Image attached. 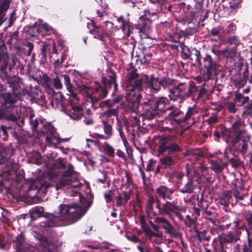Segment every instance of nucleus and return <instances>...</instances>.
<instances>
[{
  "instance_id": "nucleus-20",
  "label": "nucleus",
  "mask_w": 252,
  "mask_h": 252,
  "mask_svg": "<svg viewBox=\"0 0 252 252\" xmlns=\"http://www.w3.org/2000/svg\"><path fill=\"white\" fill-rule=\"evenodd\" d=\"M180 125L181 123L179 120L172 119L167 116L161 123V127L163 130L171 131L174 127Z\"/></svg>"
},
{
  "instance_id": "nucleus-44",
  "label": "nucleus",
  "mask_w": 252,
  "mask_h": 252,
  "mask_svg": "<svg viewBox=\"0 0 252 252\" xmlns=\"http://www.w3.org/2000/svg\"><path fill=\"white\" fill-rule=\"evenodd\" d=\"M250 234L247 235L248 244L244 243L242 245V252H252V239L250 237Z\"/></svg>"
},
{
  "instance_id": "nucleus-35",
  "label": "nucleus",
  "mask_w": 252,
  "mask_h": 252,
  "mask_svg": "<svg viewBox=\"0 0 252 252\" xmlns=\"http://www.w3.org/2000/svg\"><path fill=\"white\" fill-rule=\"evenodd\" d=\"M203 2H196L194 6V11L191 12L190 20H193L198 17L200 13H202Z\"/></svg>"
},
{
  "instance_id": "nucleus-61",
  "label": "nucleus",
  "mask_w": 252,
  "mask_h": 252,
  "mask_svg": "<svg viewBox=\"0 0 252 252\" xmlns=\"http://www.w3.org/2000/svg\"><path fill=\"white\" fill-rule=\"evenodd\" d=\"M233 133L234 134V137L230 141L231 145L232 147H235L240 141L243 132H242V131H239L237 132H233Z\"/></svg>"
},
{
  "instance_id": "nucleus-53",
  "label": "nucleus",
  "mask_w": 252,
  "mask_h": 252,
  "mask_svg": "<svg viewBox=\"0 0 252 252\" xmlns=\"http://www.w3.org/2000/svg\"><path fill=\"white\" fill-rule=\"evenodd\" d=\"M66 193L70 196L77 197L80 202H83L85 200L82 194L77 190H67Z\"/></svg>"
},
{
  "instance_id": "nucleus-12",
  "label": "nucleus",
  "mask_w": 252,
  "mask_h": 252,
  "mask_svg": "<svg viewBox=\"0 0 252 252\" xmlns=\"http://www.w3.org/2000/svg\"><path fill=\"white\" fill-rule=\"evenodd\" d=\"M111 89V88L105 86L101 82L100 84H98L95 88L92 89V94H89L88 98H90L94 103L97 102L105 98L108 94V91Z\"/></svg>"
},
{
  "instance_id": "nucleus-60",
  "label": "nucleus",
  "mask_w": 252,
  "mask_h": 252,
  "mask_svg": "<svg viewBox=\"0 0 252 252\" xmlns=\"http://www.w3.org/2000/svg\"><path fill=\"white\" fill-rule=\"evenodd\" d=\"M105 9V7L100 4H98L95 8V12L97 15V16L100 18V19H102L104 15L106 14Z\"/></svg>"
},
{
  "instance_id": "nucleus-13",
  "label": "nucleus",
  "mask_w": 252,
  "mask_h": 252,
  "mask_svg": "<svg viewBox=\"0 0 252 252\" xmlns=\"http://www.w3.org/2000/svg\"><path fill=\"white\" fill-rule=\"evenodd\" d=\"M159 78L156 77L154 74L150 75L145 74L143 75V86L144 85L146 89H149L150 92L157 94L160 90Z\"/></svg>"
},
{
  "instance_id": "nucleus-51",
  "label": "nucleus",
  "mask_w": 252,
  "mask_h": 252,
  "mask_svg": "<svg viewBox=\"0 0 252 252\" xmlns=\"http://www.w3.org/2000/svg\"><path fill=\"white\" fill-rule=\"evenodd\" d=\"M193 55L195 57V60L198 64L199 67L202 66V63L201 62V55L200 51L197 50L196 48H193L191 49V56Z\"/></svg>"
},
{
  "instance_id": "nucleus-18",
  "label": "nucleus",
  "mask_w": 252,
  "mask_h": 252,
  "mask_svg": "<svg viewBox=\"0 0 252 252\" xmlns=\"http://www.w3.org/2000/svg\"><path fill=\"white\" fill-rule=\"evenodd\" d=\"M91 25L93 27V29L90 30V33L94 35V38L99 39L104 43L105 42L104 35L106 34L104 29L102 26L96 25L94 21H92Z\"/></svg>"
},
{
  "instance_id": "nucleus-49",
  "label": "nucleus",
  "mask_w": 252,
  "mask_h": 252,
  "mask_svg": "<svg viewBox=\"0 0 252 252\" xmlns=\"http://www.w3.org/2000/svg\"><path fill=\"white\" fill-rule=\"evenodd\" d=\"M194 114V108L192 107H189L185 116H182V120H180L181 123H185L190 119V117Z\"/></svg>"
},
{
  "instance_id": "nucleus-32",
  "label": "nucleus",
  "mask_w": 252,
  "mask_h": 252,
  "mask_svg": "<svg viewBox=\"0 0 252 252\" xmlns=\"http://www.w3.org/2000/svg\"><path fill=\"white\" fill-rule=\"evenodd\" d=\"M211 169L216 173H220L227 166L226 163L220 162L217 161H212L211 163Z\"/></svg>"
},
{
  "instance_id": "nucleus-40",
  "label": "nucleus",
  "mask_w": 252,
  "mask_h": 252,
  "mask_svg": "<svg viewBox=\"0 0 252 252\" xmlns=\"http://www.w3.org/2000/svg\"><path fill=\"white\" fill-rule=\"evenodd\" d=\"M54 101H55L57 104H60L62 106V108L64 107V104L66 101V99L62 92L56 93L55 97L51 101V102L53 103Z\"/></svg>"
},
{
  "instance_id": "nucleus-62",
  "label": "nucleus",
  "mask_w": 252,
  "mask_h": 252,
  "mask_svg": "<svg viewBox=\"0 0 252 252\" xmlns=\"http://www.w3.org/2000/svg\"><path fill=\"white\" fill-rule=\"evenodd\" d=\"M11 129V127L10 126H5L3 125H1V131L2 132V134L3 135V137H2V139L4 141L7 140L8 137V134L7 130H10Z\"/></svg>"
},
{
  "instance_id": "nucleus-54",
  "label": "nucleus",
  "mask_w": 252,
  "mask_h": 252,
  "mask_svg": "<svg viewBox=\"0 0 252 252\" xmlns=\"http://www.w3.org/2000/svg\"><path fill=\"white\" fill-rule=\"evenodd\" d=\"M119 112V107L117 106L116 108H109L108 110L105 111L103 112V116L107 118H109L112 116H118Z\"/></svg>"
},
{
  "instance_id": "nucleus-64",
  "label": "nucleus",
  "mask_w": 252,
  "mask_h": 252,
  "mask_svg": "<svg viewBox=\"0 0 252 252\" xmlns=\"http://www.w3.org/2000/svg\"><path fill=\"white\" fill-rule=\"evenodd\" d=\"M53 86H54L56 89H62V84L58 77H57L53 79Z\"/></svg>"
},
{
  "instance_id": "nucleus-31",
  "label": "nucleus",
  "mask_w": 252,
  "mask_h": 252,
  "mask_svg": "<svg viewBox=\"0 0 252 252\" xmlns=\"http://www.w3.org/2000/svg\"><path fill=\"white\" fill-rule=\"evenodd\" d=\"M242 1V0H231V1L225 0L223 1L222 6L224 8L235 10L239 7Z\"/></svg>"
},
{
  "instance_id": "nucleus-38",
  "label": "nucleus",
  "mask_w": 252,
  "mask_h": 252,
  "mask_svg": "<svg viewBox=\"0 0 252 252\" xmlns=\"http://www.w3.org/2000/svg\"><path fill=\"white\" fill-rule=\"evenodd\" d=\"M175 205L173 203L167 201L162 206V210L163 213L169 216H172L174 214Z\"/></svg>"
},
{
  "instance_id": "nucleus-26",
  "label": "nucleus",
  "mask_w": 252,
  "mask_h": 252,
  "mask_svg": "<svg viewBox=\"0 0 252 252\" xmlns=\"http://www.w3.org/2000/svg\"><path fill=\"white\" fill-rule=\"evenodd\" d=\"M150 2L155 4L156 6V13H166L168 1L166 0H150Z\"/></svg>"
},
{
  "instance_id": "nucleus-41",
  "label": "nucleus",
  "mask_w": 252,
  "mask_h": 252,
  "mask_svg": "<svg viewBox=\"0 0 252 252\" xmlns=\"http://www.w3.org/2000/svg\"><path fill=\"white\" fill-rule=\"evenodd\" d=\"M56 135V132L55 131L51 135H47L46 136V141L53 145L59 144L60 142V139Z\"/></svg>"
},
{
  "instance_id": "nucleus-3",
  "label": "nucleus",
  "mask_w": 252,
  "mask_h": 252,
  "mask_svg": "<svg viewBox=\"0 0 252 252\" xmlns=\"http://www.w3.org/2000/svg\"><path fill=\"white\" fill-rule=\"evenodd\" d=\"M168 101V98L165 97L157 98L152 95L144 98L140 104L142 117L148 120L154 119L160 112L165 111V107Z\"/></svg>"
},
{
  "instance_id": "nucleus-46",
  "label": "nucleus",
  "mask_w": 252,
  "mask_h": 252,
  "mask_svg": "<svg viewBox=\"0 0 252 252\" xmlns=\"http://www.w3.org/2000/svg\"><path fill=\"white\" fill-rule=\"evenodd\" d=\"M9 192L13 197L18 201H23L26 198V196L24 194L21 193V190H8Z\"/></svg>"
},
{
  "instance_id": "nucleus-9",
  "label": "nucleus",
  "mask_w": 252,
  "mask_h": 252,
  "mask_svg": "<svg viewBox=\"0 0 252 252\" xmlns=\"http://www.w3.org/2000/svg\"><path fill=\"white\" fill-rule=\"evenodd\" d=\"M202 66L204 69L203 76L204 81L214 79L216 74L217 63L210 55H206L203 59Z\"/></svg>"
},
{
  "instance_id": "nucleus-4",
  "label": "nucleus",
  "mask_w": 252,
  "mask_h": 252,
  "mask_svg": "<svg viewBox=\"0 0 252 252\" xmlns=\"http://www.w3.org/2000/svg\"><path fill=\"white\" fill-rule=\"evenodd\" d=\"M198 91V87L192 83H179L168 90V96L170 101L182 102L189 97H195Z\"/></svg>"
},
{
  "instance_id": "nucleus-10",
  "label": "nucleus",
  "mask_w": 252,
  "mask_h": 252,
  "mask_svg": "<svg viewBox=\"0 0 252 252\" xmlns=\"http://www.w3.org/2000/svg\"><path fill=\"white\" fill-rule=\"evenodd\" d=\"M126 87H130L129 90L131 91L141 92L143 90V75L139 77L136 68H132L129 71L126 80Z\"/></svg>"
},
{
  "instance_id": "nucleus-11",
  "label": "nucleus",
  "mask_w": 252,
  "mask_h": 252,
  "mask_svg": "<svg viewBox=\"0 0 252 252\" xmlns=\"http://www.w3.org/2000/svg\"><path fill=\"white\" fill-rule=\"evenodd\" d=\"M142 94L140 93H135V91H131L127 94L126 100V110L130 113H137L140 106V102Z\"/></svg>"
},
{
  "instance_id": "nucleus-59",
  "label": "nucleus",
  "mask_w": 252,
  "mask_h": 252,
  "mask_svg": "<svg viewBox=\"0 0 252 252\" xmlns=\"http://www.w3.org/2000/svg\"><path fill=\"white\" fill-rule=\"evenodd\" d=\"M226 44L229 45H234L237 49V46L239 44V41L236 36H228L225 41Z\"/></svg>"
},
{
  "instance_id": "nucleus-58",
  "label": "nucleus",
  "mask_w": 252,
  "mask_h": 252,
  "mask_svg": "<svg viewBox=\"0 0 252 252\" xmlns=\"http://www.w3.org/2000/svg\"><path fill=\"white\" fill-rule=\"evenodd\" d=\"M103 125V130L108 137H111L112 135V127L110 124L105 121L102 122Z\"/></svg>"
},
{
  "instance_id": "nucleus-7",
  "label": "nucleus",
  "mask_w": 252,
  "mask_h": 252,
  "mask_svg": "<svg viewBox=\"0 0 252 252\" xmlns=\"http://www.w3.org/2000/svg\"><path fill=\"white\" fill-rule=\"evenodd\" d=\"M73 166L69 164L67 169L65 170L63 174V177L58 182L56 186V189H59L64 187L65 186H68L67 189H90V185L88 183L84 181L83 183L78 181L73 182L71 179V177L75 173Z\"/></svg>"
},
{
  "instance_id": "nucleus-21",
  "label": "nucleus",
  "mask_w": 252,
  "mask_h": 252,
  "mask_svg": "<svg viewBox=\"0 0 252 252\" xmlns=\"http://www.w3.org/2000/svg\"><path fill=\"white\" fill-rule=\"evenodd\" d=\"M140 42L143 51L142 57L140 58V61L142 64L148 63L152 59V54L147 51V48L151 46V44L146 45V42L144 39L141 40Z\"/></svg>"
},
{
  "instance_id": "nucleus-15",
  "label": "nucleus",
  "mask_w": 252,
  "mask_h": 252,
  "mask_svg": "<svg viewBox=\"0 0 252 252\" xmlns=\"http://www.w3.org/2000/svg\"><path fill=\"white\" fill-rule=\"evenodd\" d=\"M150 21L145 17L142 16L139 18L137 27L139 29V33L141 36V40H151V38H149L147 34V32L149 30L150 28Z\"/></svg>"
},
{
  "instance_id": "nucleus-23",
  "label": "nucleus",
  "mask_w": 252,
  "mask_h": 252,
  "mask_svg": "<svg viewBox=\"0 0 252 252\" xmlns=\"http://www.w3.org/2000/svg\"><path fill=\"white\" fill-rule=\"evenodd\" d=\"M71 108L72 110L67 113L69 117L74 120H79L81 119L84 114V110L80 106H73L72 104Z\"/></svg>"
},
{
  "instance_id": "nucleus-45",
  "label": "nucleus",
  "mask_w": 252,
  "mask_h": 252,
  "mask_svg": "<svg viewBox=\"0 0 252 252\" xmlns=\"http://www.w3.org/2000/svg\"><path fill=\"white\" fill-rule=\"evenodd\" d=\"M103 148L105 152L109 157L114 158L115 157L114 149L108 143L104 142L103 145Z\"/></svg>"
},
{
  "instance_id": "nucleus-25",
  "label": "nucleus",
  "mask_w": 252,
  "mask_h": 252,
  "mask_svg": "<svg viewBox=\"0 0 252 252\" xmlns=\"http://www.w3.org/2000/svg\"><path fill=\"white\" fill-rule=\"evenodd\" d=\"M108 76L109 78V79H108L106 77H102L101 81L105 86H106L108 88H112L113 87V84L117 83L116 75L113 70L111 69L110 70Z\"/></svg>"
},
{
  "instance_id": "nucleus-57",
  "label": "nucleus",
  "mask_w": 252,
  "mask_h": 252,
  "mask_svg": "<svg viewBox=\"0 0 252 252\" xmlns=\"http://www.w3.org/2000/svg\"><path fill=\"white\" fill-rule=\"evenodd\" d=\"M181 48V52L184 54V59H189L192 60L193 58L191 57V52L188 46H186L184 44H181L180 46Z\"/></svg>"
},
{
  "instance_id": "nucleus-50",
  "label": "nucleus",
  "mask_w": 252,
  "mask_h": 252,
  "mask_svg": "<svg viewBox=\"0 0 252 252\" xmlns=\"http://www.w3.org/2000/svg\"><path fill=\"white\" fill-rule=\"evenodd\" d=\"M10 3V0H1V25L5 21V20H3L2 13L9 8Z\"/></svg>"
},
{
  "instance_id": "nucleus-27",
  "label": "nucleus",
  "mask_w": 252,
  "mask_h": 252,
  "mask_svg": "<svg viewBox=\"0 0 252 252\" xmlns=\"http://www.w3.org/2000/svg\"><path fill=\"white\" fill-rule=\"evenodd\" d=\"M191 24V22H189L188 25ZM197 28L195 26L191 27L188 26V27L185 30H180L178 32L179 37H187L189 36L192 35L197 32Z\"/></svg>"
},
{
  "instance_id": "nucleus-52",
  "label": "nucleus",
  "mask_w": 252,
  "mask_h": 252,
  "mask_svg": "<svg viewBox=\"0 0 252 252\" xmlns=\"http://www.w3.org/2000/svg\"><path fill=\"white\" fill-rule=\"evenodd\" d=\"M42 80V84L44 88L53 87V79L49 77L47 75H43Z\"/></svg>"
},
{
  "instance_id": "nucleus-56",
  "label": "nucleus",
  "mask_w": 252,
  "mask_h": 252,
  "mask_svg": "<svg viewBox=\"0 0 252 252\" xmlns=\"http://www.w3.org/2000/svg\"><path fill=\"white\" fill-rule=\"evenodd\" d=\"M118 190H109V191L104 195V198L107 203H111L113 201V198L115 197V192Z\"/></svg>"
},
{
  "instance_id": "nucleus-36",
  "label": "nucleus",
  "mask_w": 252,
  "mask_h": 252,
  "mask_svg": "<svg viewBox=\"0 0 252 252\" xmlns=\"http://www.w3.org/2000/svg\"><path fill=\"white\" fill-rule=\"evenodd\" d=\"M194 231L196 233V236L199 242L202 241H209L210 238L209 236H207V231L205 230H203L202 231H199L197 230L196 227H194Z\"/></svg>"
},
{
  "instance_id": "nucleus-19",
  "label": "nucleus",
  "mask_w": 252,
  "mask_h": 252,
  "mask_svg": "<svg viewBox=\"0 0 252 252\" xmlns=\"http://www.w3.org/2000/svg\"><path fill=\"white\" fill-rule=\"evenodd\" d=\"M10 110L1 109V119H5L8 121L15 123L20 127H22V125L24 124V120H20L19 117H17L14 114L9 113Z\"/></svg>"
},
{
  "instance_id": "nucleus-55",
  "label": "nucleus",
  "mask_w": 252,
  "mask_h": 252,
  "mask_svg": "<svg viewBox=\"0 0 252 252\" xmlns=\"http://www.w3.org/2000/svg\"><path fill=\"white\" fill-rule=\"evenodd\" d=\"M1 210H2V212H1V216L2 218H1V220H2L4 223L9 224L10 223V221L9 219V217L11 215L10 213L2 207H1Z\"/></svg>"
},
{
  "instance_id": "nucleus-29",
  "label": "nucleus",
  "mask_w": 252,
  "mask_h": 252,
  "mask_svg": "<svg viewBox=\"0 0 252 252\" xmlns=\"http://www.w3.org/2000/svg\"><path fill=\"white\" fill-rule=\"evenodd\" d=\"M34 114L31 113L29 116V121L32 126V131L37 132V127L39 125H42L43 121L39 118H34Z\"/></svg>"
},
{
  "instance_id": "nucleus-30",
  "label": "nucleus",
  "mask_w": 252,
  "mask_h": 252,
  "mask_svg": "<svg viewBox=\"0 0 252 252\" xmlns=\"http://www.w3.org/2000/svg\"><path fill=\"white\" fill-rule=\"evenodd\" d=\"M237 49L236 46L226 47L221 51V55L227 59H233L236 56Z\"/></svg>"
},
{
  "instance_id": "nucleus-42",
  "label": "nucleus",
  "mask_w": 252,
  "mask_h": 252,
  "mask_svg": "<svg viewBox=\"0 0 252 252\" xmlns=\"http://www.w3.org/2000/svg\"><path fill=\"white\" fill-rule=\"evenodd\" d=\"M184 115V113L179 110L177 108L171 111L168 115L167 116L172 119L182 120V116Z\"/></svg>"
},
{
  "instance_id": "nucleus-17",
  "label": "nucleus",
  "mask_w": 252,
  "mask_h": 252,
  "mask_svg": "<svg viewBox=\"0 0 252 252\" xmlns=\"http://www.w3.org/2000/svg\"><path fill=\"white\" fill-rule=\"evenodd\" d=\"M240 241V238L234 235L233 231H231L219 237L220 244H224L227 246L230 245L232 243H236Z\"/></svg>"
},
{
  "instance_id": "nucleus-22",
  "label": "nucleus",
  "mask_w": 252,
  "mask_h": 252,
  "mask_svg": "<svg viewBox=\"0 0 252 252\" xmlns=\"http://www.w3.org/2000/svg\"><path fill=\"white\" fill-rule=\"evenodd\" d=\"M50 187V184L44 181L43 178H38L32 181L29 189H47Z\"/></svg>"
},
{
  "instance_id": "nucleus-14",
  "label": "nucleus",
  "mask_w": 252,
  "mask_h": 252,
  "mask_svg": "<svg viewBox=\"0 0 252 252\" xmlns=\"http://www.w3.org/2000/svg\"><path fill=\"white\" fill-rule=\"evenodd\" d=\"M155 222L157 223H163L162 228L165 230L166 233L170 235L171 237L178 238L181 234L175 228L169 221L163 217H156L155 219Z\"/></svg>"
},
{
  "instance_id": "nucleus-2",
  "label": "nucleus",
  "mask_w": 252,
  "mask_h": 252,
  "mask_svg": "<svg viewBox=\"0 0 252 252\" xmlns=\"http://www.w3.org/2000/svg\"><path fill=\"white\" fill-rule=\"evenodd\" d=\"M159 146L158 148V153L161 155L167 152L168 155L162 158H160L161 164L164 168H170L174 165L175 161L171 155L181 153L183 151L182 147L177 142L178 137L175 135H161L158 136Z\"/></svg>"
},
{
  "instance_id": "nucleus-1",
  "label": "nucleus",
  "mask_w": 252,
  "mask_h": 252,
  "mask_svg": "<svg viewBox=\"0 0 252 252\" xmlns=\"http://www.w3.org/2000/svg\"><path fill=\"white\" fill-rule=\"evenodd\" d=\"M89 190L87 192V204L83 209L77 203L61 204L59 206V211L52 214V219L57 222V220H59L66 221V224H71L80 220L93 202L94 195L91 192L92 190Z\"/></svg>"
},
{
  "instance_id": "nucleus-37",
  "label": "nucleus",
  "mask_w": 252,
  "mask_h": 252,
  "mask_svg": "<svg viewBox=\"0 0 252 252\" xmlns=\"http://www.w3.org/2000/svg\"><path fill=\"white\" fill-rule=\"evenodd\" d=\"M28 32L29 34H30L32 37H35L37 36L41 32L40 25H38L36 22H35L33 25L28 27Z\"/></svg>"
},
{
  "instance_id": "nucleus-6",
  "label": "nucleus",
  "mask_w": 252,
  "mask_h": 252,
  "mask_svg": "<svg viewBox=\"0 0 252 252\" xmlns=\"http://www.w3.org/2000/svg\"><path fill=\"white\" fill-rule=\"evenodd\" d=\"M15 64V58L13 55H9L7 52L2 53L1 51V79L4 85H8L13 92L17 91L19 87V81L15 77L9 76L5 71L7 67L10 71Z\"/></svg>"
},
{
  "instance_id": "nucleus-8",
  "label": "nucleus",
  "mask_w": 252,
  "mask_h": 252,
  "mask_svg": "<svg viewBox=\"0 0 252 252\" xmlns=\"http://www.w3.org/2000/svg\"><path fill=\"white\" fill-rule=\"evenodd\" d=\"M44 212V208L42 207L36 206L32 209L30 212V217L32 221H34L39 218L44 217L46 219L44 221L39 222V225L41 227H53L58 226V222L52 219V214Z\"/></svg>"
},
{
  "instance_id": "nucleus-47",
  "label": "nucleus",
  "mask_w": 252,
  "mask_h": 252,
  "mask_svg": "<svg viewBox=\"0 0 252 252\" xmlns=\"http://www.w3.org/2000/svg\"><path fill=\"white\" fill-rule=\"evenodd\" d=\"M243 125L244 126V123L242 122L240 119L235 121L232 126V128L233 129V132H237L239 131H242V132H243L244 130L243 129H240Z\"/></svg>"
},
{
  "instance_id": "nucleus-43",
  "label": "nucleus",
  "mask_w": 252,
  "mask_h": 252,
  "mask_svg": "<svg viewBox=\"0 0 252 252\" xmlns=\"http://www.w3.org/2000/svg\"><path fill=\"white\" fill-rule=\"evenodd\" d=\"M249 79V66L247 64L244 68V70L243 73V78L238 81V84L241 87H243L247 83Z\"/></svg>"
},
{
  "instance_id": "nucleus-33",
  "label": "nucleus",
  "mask_w": 252,
  "mask_h": 252,
  "mask_svg": "<svg viewBox=\"0 0 252 252\" xmlns=\"http://www.w3.org/2000/svg\"><path fill=\"white\" fill-rule=\"evenodd\" d=\"M62 77L63 78L64 83L66 87V89L69 93V94L73 97H76V94L73 92V85L70 82V79L69 76L67 74H63Z\"/></svg>"
},
{
  "instance_id": "nucleus-28",
  "label": "nucleus",
  "mask_w": 252,
  "mask_h": 252,
  "mask_svg": "<svg viewBox=\"0 0 252 252\" xmlns=\"http://www.w3.org/2000/svg\"><path fill=\"white\" fill-rule=\"evenodd\" d=\"M176 82L177 81L176 80L172 79L169 77H162L159 78V83L160 84V89H161V87L164 89L171 86L173 87Z\"/></svg>"
},
{
  "instance_id": "nucleus-34",
  "label": "nucleus",
  "mask_w": 252,
  "mask_h": 252,
  "mask_svg": "<svg viewBox=\"0 0 252 252\" xmlns=\"http://www.w3.org/2000/svg\"><path fill=\"white\" fill-rule=\"evenodd\" d=\"M13 40H17V34L16 32L10 33L9 37L4 39H3V33H1V43H2V45L1 44V51L5 43L10 45L12 43Z\"/></svg>"
},
{
  "instance_id": "nucleus-24",
  "label": "nucleus",
  "mask_w": 252,
  "mask_h": 252,
  "mask_svg": "<svg viewBox=\"0 0 252 252\" xmlns=\"http://www.w3.org/2000/svg\"><path fill=\"white\" fill-rule=\"evenodd\" d=\"M218 198L220 200V203L224 206H227L230 203V199L232 196L231 190H223L217 193Z\"/></svg>"
},
{
  "instance_id": "nucleus-63",
  "label": "nucleus",
  "mask_w": 252,
  "mask_h": 252,
  "mask_svg": "<svg viewBox=\"0 0 252 252\" xmlns=\"http://www.w3.org/2000/svg\"><path fill=\"white\" fill-rule=\"evenodd\" d=\"M156 164V160L153 159H151L149 160V162L147 164V167L146 168V171L150 172L154 169V167Z\"/></svg>"
},
{
  "instance_id": "nucleus-39",
  "label": "nucleus",
  "mask_w": 252,
  "mask_h": 252,
  "mask_svg": "<svg viewBox=\"0 0 252 252\" xmlns=\"http://www.w3.org/2000/svg\"><path fill=\"white\" fill-rule=\"evenodd\" d=\"M42 127L40 129L41 133L44 135H49L53 133L55 131V129L51 123H47L46 124H42Z\"/></svg>"
},
{
  "instance_id": "nucleus-16",
  "label": "nucleus",
  "mask_w": 252,
  "mask_h": 252,
  "mask_svg": "<svg viewBox=\"0 0 252 252\" xmlns=\"http://www.w3.org/2000/svg\"><path fill=\"white\" fill-rule=\"evenodd\" d=\"M1 109L11 110L16 102L15 97L10 93H1Z\"/></svg>"
},
{
  "instance_id": "nucleus-5",
  "label": "nucleus",
  "mask_w": 252,
  "mask_h": 252,
  "mask_svg": "<svg viewBox=\"0 0 252 252\" xmlns=\"http://www.w3.org/2000/svg\"><path fill=\"white\" fill-rule=\"evenodd\" d=\"M186 175L189 178V175L193 172V178L198 183V189L202 188L207 189V188H210L212 182L210 180L211 178L207 175L208 169L203 163H187L186 165Z\"/></svg>"
},
{
  "instance_id": "nucleus-48",
  "label": "nucleus",
  "mask_w": 252,
  "mask_h": 252,
  "mask_svg": "<svg viewBox=\"0 0 252 252\" xmlns=\"http://www.w3.org/2000/svg\"><path fill=\"white\" fill-rule=\"evenodd\" d=\"M187 220L184 221V224L189 227H193L194 229V227H196V217L194 218H191V217L188 215L186 216Z\"/></svg>"
}]
</instances>
